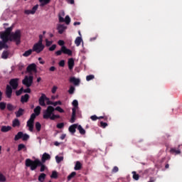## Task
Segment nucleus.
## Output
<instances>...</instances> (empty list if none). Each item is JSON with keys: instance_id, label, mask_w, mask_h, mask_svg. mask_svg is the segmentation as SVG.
I'll list each match as a JSON object with an SVG mask.
<instances>
[{"instance_id": "603ef678", "label": "nucleus", "mask_w": 182, "mask_h": 182, "mask_svg": "<svg viewBox=\"0 0 182 182\" xmlns=\"http://www.w3.org/2000/svg\"><path fill=\"white\" fill-rule=\"evenodd\" d=\"M63 127H65V124L63 122L58 123L57 124V128L58 129H63Z\"/></svg>"}, {"instance_id": "c03bdc74", "label": "nucleus", "mask_w": 182, "mask_h": 182, "mask_svg": "<svg viewBox=\"0 0 182 182\" xmlns=\"http://www.w3.org/2000/svg\"><path fill=\"white\" fill-rule=\"evenodd\" d=\"M50 177L51 178H58V172L56 171H53Z\"/></svg>"}, {"instance_id": "c756f323", "label": "nucleus", "mask_w": 182, "mask_h": 182, "mask_svg": "<svg viewBox=\"0 0 182 182\" xmlns=\"http://www.w3.org/2000/svg\"><path fill=\"white\" fill-rule=\"evenodd\" d=\"M33 52V50L32 49L28 50H26L23 54V56H24L25 58H28V56H30V55H32V53Z\"/></svg>"}, {"instance_id": "a19ab883", "label": "nucleus", "mask_w": 182, "mask_h": 182, "mask_svg": "<svg viewBox=\"0 0 182 182\" xmlns=\"http://www.w3.org/2000/svg\"><path fill=\"white\" fill-rule=\"evenodd\" d=\"M93 79H95V75H87L86 77L87 82H90V80H93Z\"/></svg>"}, {"instance_id": "bf43d9fd", "label": "nucleus", "mask_w": 182, "mask_h": 182, "mask_svg": "<svg viewBox=\"0 0 182 182\" xmlns=\"http://www.w3.org/2000/svg\"><path fill=\"white\" fill-rule=\"evenodd\" d=\"M56 49V45H53L51 47L49 48V50L50 52H53V50H55Z\"/></svg>"}, {"instance_id": "bb28decb", "label": "nucleus", "mask_w": 182, "mask_h": 182, "mask_svg": "<svg viewBox=\"0 0 182 182\" xmlns=\"http://www.w3.org/2000/svg\"><path fill=\"white\" fill-rule=\"evenodd\" d=\"M81 168H82V164L80 163V161H78L75 164L74 170L79 171V170H81Z\"/></svg>"}, {"instance_id": "a878e982", "label": "nucleus", "mask_w": 182, "mask_h": 182, "mask_svg": "<svg viewBox=\"0 0 182 182\" xmlns=\"http://www.w3.org/2000/svg\"><path fill=\"white\" fill-rule=\"evenodd\" d=\"M82 42H83L82 37H77L75 40V44L76 46H80V43H82Z\"/></svg>"}, {"instance_id": "a211bd4d", "label": "nucleus", "mask_w": 182, "mask_h": 182, "mask_svg": "<svg viewBox=\"0 0 182 182\" xmlns=\"http://www.w3.org/2000/svg\"><path fill=\"white\" fill-rule=\"evenodd\" d=\"M10 130H12V127L11 126H2L1 128V132H2V133H8Z\"/></svg>"}, {"instance_id": "6e6552de", "label": "nucleus", "mask_w": 182, "mask_h": 182, "mask_svg": "<svg viewBox=\"0 0 182 182\" xmlns=\"http://www.w3.org/2000/svg\"><path fill=\"white\" fill-rule=\"evenodd\" d=\"M46 100H49V98H48V97H46V95L41 94V96L38 99V102H39L40 106H43V107L46 106V103H45Z\"/></svg>"}, {"instance_id": "58836bf2", "label": "nucleus", "mask_w": 182, "mask_h": 182, "mask_svg": "<svg viewBox=\"0 0 182 182\" xmlns=\"http://www.w3.org/2000/svg\"><path fill=\"white\" fill-rule=\"evenodd\" d=\"M73 106H74V107L73 109H75V110H76V109H77V106H79V102H77V100H74L73 101Z\"/></svg>"}, {"instance_id": "4be33fe9", "label": "nucleus", "mask_w": 182, "mask_h": 182, "mask_svg": "<svg viewBox=\"0 0 182 182\" xmlns=\"http://www.w3.org/2000/svg\"><path fill=\"white\" fill-rule=\"evenodd\" d=\"M21 126V122H19V119L18 118H16L12 122V127H19Z\"/></svg>"}, {"instance_id": "774afa93", "label": "nucleus", "mask_w": 182, "mask_h": 182, "mask_svg": "<svg viewBox=\"0 0 182 182\" xmlns=\"http://www.w3.org/2000/svg\"><path fill=\"white\" fill-rule=\"evenodd\" d=\"M53 102L49 100V98H48V100H47V105H51L52 106H53Z\"/></svg>"}, {"instance_id": "39448f33", "label": "nucleus", "mask_w": 182, "mask_h": 182, "mask_svg": "<svg viewBox=\"0 0 182 182\" xmlns=\"http://www.w3.org/2000/svg\"><path fill=\"white\" fill-rule=\"evenodd\" d=\"M36 114L35 113L31 114L30 119L27 121V127L30 132H33V123H35V119H36Z\"/></svg>"}, {"instance_id": "ea45409f", "label": "nucleus", "mask_w": 182, "mask_h": 182, "mask_svg": "<svg viewBox=\"0 0 182 182\" xmlns=\"http://www.w3.org/2000/svg\"><path fill=\"white\" fill-rule=\"evenodd\" d=\"M55 160H56V163L59 164L60 163V161H63V156H56Z\"/></svg>"}, {"instance_id": "2eb2a0df", "label": "nucleus", "mask_w": 182, "mask_h": 182, "mask_svg": "<svg viewBox=\"0 0 182 182\" xmlns=\"http://www.w3.org/2000/svg\"><path fill=\"white\" fill-rule=\"evenodd\" d=\"M179 148H180V145H178V149L171 148V150H170L171 154H175V156L177 155V154H181V150H180Z\"/></svg>"}, {"instance_id": "f257e3e1", "label": "nucleus", "mask_w": 182, "mask_h": 182, "mask_svg": "<svg viewBox=\"0 0 182 182\" xmlns=\"http://www.w3.org/2000/svg\"><path fill=\"white\" fill-rule=\"evenodd\" d=\"M26 167H30L31 171H35L38 167H41L40 171L43 173L45 170H46V166H45V163L41 162L38 159H35L34 161L31 159H26L25 161Z\"/></svg>"}, {"instance_id": "f704fd0d", "label": "nucleus", "mask_w": 182, "mask_h": 182, "mask_svg": "<svg viewBox=\"0 0 182 182\" xmlns=\"http://www.w3.org/2000/svg\"><path fill=\"white\" fill-rule=\"evenodd\" d=\"M25 149L26 150V146L23 144H20L18 146V151H21V150H23Z\"/></svg>"}, {"instance_id": "338daca9", "label": "nucleus", "mask_w": 182, "mask_h": 182, "mask_svg": "<svg viewBox=\"0 0 182 182\" xmlns=\"http://www.w3.org/2000/svg\"><path fill=\"white\" fill-rule=\"evenodd\" d=\"M63 52V51H62V48H61V50L56 51L55 54L57 55V56H60V55H62Z\"/></svg>"}, {"instance_id": "cd10ccee", "label": "nucleus", "mask_w": 182, "mask_h": 182, "mask_svg": "<svg viewBox=\"0 0 182 182\" xmlns=\"http://www.w3.org/2000/svg\"><path fill=\"white\" fill-rule=\"evenodd\" d=\"M41 106H37L35 109H34V114L39 116V114H41Z\"/></svg>"}, {"instance_id": "e433bc0d", "label": "nucleus", "mask_w": 182, "mask_h": 182, "mask_svg": "<svg viewBox=\"0 0 182 182\" xmlns=\"http://www.w3.org/2000/svg\"><path fill=\"white\" fill-rule=\"evenodd\" d=\"M4 109H6V102H0V110H4Z\"/></svg>"}, {"instance_id": "7ed1b4c3", "label": "nucleus", "mask_w": 182, "mask_h": 182, "mask_svg": "<svg viewBox=\"0 0 182 182\" xmlns=\"http://www.w3.org/2000/svg\"><path fill=\"white\" fill-rule=\"evenodd\" d=\"M55 107L53 106H48L46 110L43 112V119L45 120H56V119H60V115L55 114Z\"/></svg>"}, {"instance_id": "680f3d73", "label": "nucleus", "mask_w": 182, "mask_h": 182, "mask_svg": "<svg viewBox=\"0 0 182 182\" xmlns=\"http://www.w3.org/2000/svg\"><path fill=\"white\" fill-rule=\"evenodd\" d=\"M56 90H58V87H56V86L54 85V86L53 87V88H52L51 92H52V93L55 94V93H56Z\"/></svg>"}, {"instance_id": "423d86ee", "label": "nucleus", "mask_w": 182, "mask_h": 182, "mask_svg": "<svg viewBox=\"0 0 182 182\" xmlns=\"http://www.w3.org/2000/svg\"><path fill=\"white\" fill-rule=\"evenodd\" d=\"M22 83L24 85V86H26V87H31L33 83V76L26 75L24 79L22 80Z\"/></svg>"}, {"instance_id": "2f4dec72", "label": "nucleus", "mask_w": 182, "mask_h": 182, "mask_svg": "<svg viewBox=\"0 0 182 182\" xmlns=\"http://www.w3.org/2000/svg\"><path fill=\"white\" fill-rule=\"evenodd\" d=\"M76 176V172L73 171L72 172L67 178L68 181H70L72 178H74V177Z\"/></svg>"}, {"instance_id": "4c0bfd02", "label": "nucleus", "mask_w": 182, "mask_h": 182, "mask_svg": "<svg viewBox=\"0 0 182 182\" xmlns=\"http://www.w3.org/2000/svg\"><path fill=\"white\" fill-rule=\"evenodd\" d=\"M36 129L37 132H41V129H42V125L39 122H36Z\"/></svg>"}, {"instance_id": "7c9ffc66", "label": "nucleus", "mask_w": 182, "mask_h": 182, "mask_svg": "<svg viewBox=\"0 0 182 182\" xmlns=\"http://www.w3.org/2000/svg\"><path fill=\"white\" fill-rule=\"evenodd\" d=\"M46 178V173H41L38 176V181L43 182V181Z\"/></svg>"}, {"instance_id": "864d4df0", "label": "nucleus", "mask_w": 182, "mask_h": 182, "mask_svg": "<svg viewBox=\"0 0 182 182\" xmlns=\"http://www.w3.org/2000/svg\"><path fill=\"white\" fill-rule=\"evenodd\" d=\"M100 127H102V129H106V127H107V123L100 122Z\"/></svg>"}, {"instance_id": "9b49d317", "label": "nucleus", "mask_w": 182, "mask_h": 182, "mask_svg": "<svg viewBox=\"0 0 182 182\" xmlns=\"http://www.w3.org/2000/svg\"><path fill=\"white\" fill-rule=\"evenodd\" d=\"M36 11H38V5L34 6L31 10H25L24 14L26 15H34Z\"/></svg>"}, {"instance_id": "4468645a", "label": "nucleus", "mask_w": 182, "mask_h": 182, "mask_svg": "<svg viewBox=\"0 0 182 182\" xmlns=\"http://www.w3.org/2000/svg\"><path fill=\"white\" fill-rule=\"evenodd\" d=\"M47 160H50V155L45 152L41 158V163H46Z\"/></svg>"}, {"instance_id": "5701e85b", "label": "nucleus", "mask_w": 182, "mask_h": 182, "mask_svg": "<svg viewBox=\"0 0 182 182\" xmlns=\"http://www.w3.org/2000/svg\"><path fill=\"white\" fill-rule=\"evenodd\" d=\"M68 64L69 69H73V66H75V60H73V58H69Z\"/></svg>"}, {"instance_id": "412c9836", "label": "nucleus", "mask_w": 182, "mask_h": 182, "mask_svg": "<svg viewBox=\"0 0 182 182\" xmlns=\"http://www.w3.org/2000/svg\"><path fill=\"white\" fill-rule=\"evenodd\" d=\"M62 51L63 53H65V55H69V56H72V50L68 49L66 47L63 46Z\"/></svg>"}, {"instance_id": "20e7f679", "label": "nucleus", "mask_w": 182, "mask_h": 182, "mask_svg": "<svg viewBox=\"0 0 182 182\" xmlns=\"http://www.w3.org/2000/svg\"><path fill=\"white\" fill-rule=\"evenodd\" d=\"M12 31H10L9 33V41H15L16 44L18 45L21 42V30L16 31L15 33H12Z\"/></svg>"}, {"instance_id": "49530a36", "label": "nucleus", "mask_w": 182, "mask_h": 182, "mask_svg": "<svg viewBox=\"0 0 182 182\" xmlns=\"http://www.w3.org/2000/svg\"><path fill=\"white\" fill-rule=\"evenodd\" d=\"M26 69H36V64L32 63L28 65Z\"/></svg>"}, {"instance_id": "aec40b11", "label": "nucleus", "mask_w": 182, "mask_h": 182, "mask_svg": "<svg viewBox=\"0 0 182 182\" xmlns=\"http://www.w3.org/2000/svg\"><path fill=\"white\" fill-rule=\"evenodd\" d=\"M24 113H25V109L22 108H19L18 110L15 112V114L16 117H21V116H23Z\"/></svg>"}, {"instance_id": "0e129e2a", "label": "nucleus", "mask_w": 182, "mask_h": 182, "mask_svg": "<svg viewBox=\"0 0 182 182\" xmlns=\"http://www.w3.org/2000/svg\"><path fill=\"white\" fill-rule=\"evenodd\" d=\"M24 93H31V88L28 87L27 89H25L23 90Z\"/></svg>"}, {"instance_id": "4d7b16f0", "label": "nucleus", "mask_w": 182, "mask_h": 182, "mask_svg": "<svg viewBox=\"0 0 182 182\" xmlns=\"http://www.w3.org/2000/svg\"><path fill=\"white\" fill-rule=\"evenodd\" d=\"M32 72H34L35 73H36V72H38V70H36V69H27V73H32Z\"/></svg>"}, {"instance_id": "72a5a7b5", "label": "nucleus", "mask_w": 182, "mask_h": 182, "mask_svg": "<svg viewBox=\"0 0 182 182\" xmlns=\"http://www.w3.org/2000/svg\"><path fill=\"white\" fill-rule=\"evenodd\" d=\"M55 110L56 112H58L59 113H65V109H62V107H60V106L54 108V112H55Z\"/></svg>"}, {"instance_id": "393cba45", "label": "nucleus", "mask_w": 182, "mask_h": 182, "mask_svg": "<svg viewBox=\"0 0 182 182\" xmlns=\"http://www.w3.org/2000/svg\"><path fill=\"white\" fill-rule=\"evenodd\" d=\"M22 136H23V132H18L14 137L15 141H18V140L22 139Z\"/></svg>"}, {"instance_id": "c9c22d12", "label": "nucleus", "mask_w": 182, "mask_h": 182, "mask_svg": "<svg viewBox=\"0 0 182 182\" xmlns=\"http://www.w3.org/2000/svg\"><path fill=\"white\" fill-rule=\"evenodd\" d=\"M132 174H133L132 177H133L134 180L137 181V180H139V178H140V176L139 174H137L136 173V171H132Z\"/></svg>"}, {"instance_id": "8fccbe9b", "label": "nucleus", "mask_w": 182, "mask_h": 182, "mask_svg": "<svg viewBox=\"0 0 182 182\" xmlns=\"http://www.w3.org/2000/svg\"><path fill=\"white\" fill-rule=\"evenodd\" d=\"M68 93H70V95H73V93H75V87L71 86L68 90Z\"/></svg>"}, {"instance_id": "9d476101", "label": "nucleus", "mask_w": 182, "mask_h": 182, "mask_svg": "<svg viewBox=\"0 0 182 182\" xmlns=\"http://www.w3.org/2000/svg\"><path fill=\"white\" fill-rule=\"evenodd\" d=\"M18 79L14 78V79H11L9 82L10 86H11L12 89H14V90L18 89Z\"/></svg>"}, {"instance_id": "f3484780", "label": "nucleus", "mask_w": 182, "mask_h": 182, "mask_svg": "<svg viewBox=\"0 0 182 182\" xmlns=\"http://www.w3.org/2000/svg\"><path fill=\"white\" fill-rule=\"evenodd\" d=\"M72 110L73 112L70 122V123H75V122L76 121V108H73Z\"/></svg>"}, {"instance_id": "0eeeda50", "label": "nucleus", "mask_w": 182, "mask_h": 182, "mask_svg": "<svg viewBox=\"0 0 182 182\" xmlns=\"http://www.w3.org/2000/svg\"><path fill=\"white\" fill-rule=\"evenodd\" d=\"M45 49V46L42 43L38 42L37 43L34 44L33 46V52H36V53H41L42 50Z\"/></svg>"}, {"instance_id": "69168bd1", "label": "nucleus", "mask_w": 182, "mask_h": 182, "mask_svg": "<svg viewBox=\"0 0 182 182\" xmlns=\"http://www.w3.org/2000/svg\"><path fill=\"white\" fill-rule=\"evenodd\" d=\"M58 45H60V46H63L65 45V41L62 40L58 41Z\"/></svg>"}, {"instance_id": "f8f14e48", "label": "nucleus", "mask_w": 182, "mask_h": 182, "mask_svg": "<svg viewBox=\"0 0 182 182\" xmlns=\"http://www.w3.org/2000/svg\"><path fill=\"white\" fill-rule=\"evenodd\" d=\"M70 83H73L75 86H79L80 85V80L79 78H76L75 77H72L70 78Z\"/></svg>"}, {"instance_id": "ddd939ff", "label": "nucleus", "mask_w": 182, "mask_h": 182, "mask_svg": "<svg viewBox=\"0 0 182 182\" xmlns=\"http://www.w3.org/2000/svg\"><path fill=\"white\" fill-rule=\"evenodd\" d=\"M67 28L68 27L63 24H59L57 28L58 33H60V35H62V33H63V32L65 31Z\"/></svg>"}, {"instance_id": "6e6d98bb", "label": "nucleus", "mask_w": 182, "mask_h": 182, "mask_svg": "<svg viewBox=\"0 0 182 182\" xmlns=\"http://www.w3.org/2000/svg\"><path fill=\"white\" fill-rule=\"evenodd\" d=\"M58 105H59V106H62V102H61V101H56V102H54V103H53V106H54V107L58 106Z\"/></svg>"}, {"instance_id": "de8ad7c7", "label": "nucleus", "mask_w": 182, "mask_h": 182, "mask_svg": "<svg viewBox=\"0 0 182 182\" xmlns=\"http://www.w3.org/2000/svg\"><path fill=\"white\" fill-rule=\"evenodd\" d=\"M64 22H65L67 25H69V23H70V17L69 16H66L64 19Z\"/></svg>"}, {"instance_id": "3c124183", "label": "nucleus", "mask_w": 182, "mask_h": 182, "mask_svg": "<svg viewBox=\"0 0 182 182\" xmlns=\"http://www.w3.org/2000/svg\"><path fill=\"white\" fill-rule=\"evenodd\" d=\"M41 3H42V5H46L50 2V0H39Z\"/></svg>"}, {"instance_id": "b1692460", "label": "nucleus", "mask_w": 182, "mask_h": 182, "mask_svg": "<svg viewBox=\"0 0 182 182\" xmlns=\"http://www.w3.org/2000/svg\"><path fill=\"white\" fill-rule=\"evenodd\" d=\"M63 16H65V11H61L58 15L59 22H65V18H63Z\"/></svg>"}, {"instance_id": "dca6fc26", "label": "nucleus", "mask_w": 182, "mask_h": 182, "mask_svg": "<svg viewBox=\"0 0 182 182\" xmlns=\"http://www.w3.org/2000/svg\"><path fill=\"white\" fill-rule=\"evenodd\" d=\"M76 129H77V124H74L69 127L68 130L70 133L75 134L76 133Z\"/></svg>"}, {"instance_id": "a18cd8bd", "label": "nucleus", "mask_w": 182, "mask_h": 182, "mask_svg": "<svg viewBox=\"0 0 182 182\" xmlns=\"http://www.w3.org/2000/svg\"><path fill=\"white\" fill-rule=\"evenodd\" d=\"M21 139L23 141H26V140L29 139V136L27 134H23Z\"/></svg>"}, {"instance_id": "37998d69", "label": "nucleus", "mask_w": 182, "mask_h": 182, "mask_svg": "<svg viewBox=\"0 0 182 182\" xmlns=\"http://www.w3.org/2000/svg\"><path fill=\"white\" fill-rule=\"evenodd\" d=\"M8 51H4L1 54L2 59H8Z\"/></svg>"}, {"instance_id": "5fc2aeb1", "label": "nucleus", "mask_w": 182, "mask_h": 182, "mask_svg": "<svg viewBox=\"0 0 182 182\" xmlns=\"http://www.w3.org/2000/svg\"><path fill=\"white\" fill-rule=\"evenodd\" d=\"M91 120H92L93 122H96V120L99 119V117L96 116V115H92L90 117Z\"/></svg>"}, {"instance_id": "052dcab7", "label": "nucleus", "mask_w": 182, "mask_h": 182, "mask_svg": "<svg viewBox=\"0 0 182 182\" xmlns=\"http://www.w3.org/2000/svg\"><path fill=\"white\" fill-rule=\"evenodd\" d=\"M59 66H60L61 68H63L64 66H65V60H60V62H59Z\"/></svg>"}, {"instance_id": "c85d7f7f", "label": "nucleus", "mask_w": 182, "mask_h": 182, "mask_svg": "<svg viewBox=\"0 0 182 182\" xmlns=\"http://www.w3.org/2000/svg\"><path fill=\"white\" fill-rule=\"evenodd\" d=\"M77 129L81 134H86V130L82 127V125H77Z\"/></svg>"}, {"instance_id": "6ab92c4d", "label": "nucleus", "mask_w": 182, "mask_h": 182, "mask_svg": "<svg viewBox=\"0 0 182 182\" xmlns=\"http://www.w3.org/2000/svg\"><path fill=\"white\" fill-rule=\"evenodd\" d=\"M28 100H29V95H28V94L22 95L21 97V103H28Z\"/></svg>"}, {"instance_id": "473e14b6", "label": "nucleus", "mask_w": 182, "mask_h": 182, "mask_svg": "<svg viewBox=\"0 0 182 182\" xmlns=\"http://www.w3.org/2000/svg\"><path fill=\"white\" fill-rule=\"evenodd\" d=\"M6 107L9 112H12L13 110H15V107H14L12 104H10V103L7 104Z\"/></svg>"}, {"instance_id": "f03ea898", "label": "nucleus", "mask_w": 182, "mask_h": 182, "mask_svg": "<svg viewBox=\"0 0 182 182\" xmlns=\"http://www.w3.org/2000/svg\"><path fill=\"white\" fill-rule=\"evenodd\" d=\"M12 29H14L13 27H9L4 32H2L0 34V38H1V41H0V50H2V49H8L9 48L8 46L9 31H12Z\"/></svg>"}, {"instance_id": "1a4fd4ad", "label": "nucleus", "mask_w": 182, "mask_h": 182, "mask_svg": "<svg viewBox=\"0 0 182 182\" xmlns=\"http://www.w3.org/2000/svg\"><path fill=\"white\" fill-rule=\"evenodd\" d=\"M12 87L11 85H7L6 87V96L7 99H11L12 97Z\"/></svg>"}, {"instance_id": "79ce46f5", "label": "nucleus", "mask_w": 182, "mask_h": 182, "mask_svg": "<svg viewBox=\"0 0 182 182\" xmlns=\"http://www.w3.org/2000/svg\"><path fill=\"white\" fill-rule=\"evenodd\" d=\"M23 93V87H21L20 90L16 91V96H21Z\"/></svg>"}, {"instance_id": "e2e57ef3", "label": "nucleus", "mask_w": 182, "mask_h": 182, "mask_svg": "<svg viewBox=\"0 0 182 182\" xmlns=\"http://www.w3.org/2000/svg\"><path fill=\"white\" fill-rule=\"evenodd\" d=\"M117 171H119V167L114 166V167L112 168V173H117Z\"/></svg>"}, {"instance_id": "13d9d810", "label": "nucleus", "mask_w": 182, "mask_h": 182, "mask_svg": "<svg viewBox=\"0 0 182 182\" xmlns=\"http://www.w3.org/2000/svg\"><path fill=\"white\" fill-rule=\"evenodd\" d=\"M53 43V41H49L48 39H46V46H50Z\"/></svg>"}, {"instance_id": "09e8293b", "label": "nucleus", "mask_w": 182, "mask_h": 182, "mask_svg": "<svg viewBox=\"0 0 182 182\" xmlns=\"http://www.w3.org/2000/svg\"><path fill=\"white\" fill-rule=\"evenodd\" d=\"M6 181V178L5 177V176H4V174L0 173V182H5Z\"/></svg>"}]
</instances>
